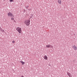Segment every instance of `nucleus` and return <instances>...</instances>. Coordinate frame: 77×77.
Wrapping results in <instances>:
<instances>
[{
  "mask_svg": "<svg viewBox=\"0 0 77 77\" xmlns=\"http://www.w3.org/2000/svg\"><path fill=\"white\" fill-rule=\"evenodd\" d=\"M30 20L29 19L28 20H25L24 22V23L26 25V26H29L30 24Z\"/></svg>",
  "mask_w": 77,
  "mask_h": 77,
  "instance_id": "obj_1",
  "label": "nucleus"
},
{
  "mask_svg": "<svg viewBox=\"0 0 77 77\" xmlns=\"http://www.w3.org/2000/svg\"><path fill=\"white\" fill-rule=\"evenodd\" d=\"M16 30L19 33H21V28L19 27H17Z\"/></svg>",
  "mask_w": 77,
  "mask_h": 77,
  "instance_id": "obj_2",
  "label": "nucleus"
},
{
  "mask_svg": "<svg viewBox=\"0 0 77 77\" xmlns=\"http://www.w3.org/2000/svg\"><path fill=\"white\" fill-rule=\"evenodd\" d=\"M8 17H14V16L13 15V14L11 13H9L8 14Z\"/></svg>",
  "mask_w": 77,
  "mask_h": 77,
  "instance_id": "obj_3",
  "label": "nucleus"
},
{
  "mask_svg": "<svg viewBox=\"0 0 77 77\" xmlns=\"http://www.w3.org/2000/svg\"><path fill=\"white\" fill-rule=\"evenodd\" d=\"M46 48H53V47L51 45H46Z\"/></svg>",
  "mask_w": 77,
  "mask_h": 77,
  "instance_id": "obj_4",
  "label": "nucleus"
},
{
  "mask_svg": "<svg viewBox=\"0 0 77 77\" xmlns=\"http://www.w3.org/2000/svg\"><path fill=\"white\" fill-rule=\"evenodd\" d=\"M72 48L74 49V50H77V47L75 45H74L73 46H72Z\"/></svg>",
  "mask_w": 77,
  "mask_h": 77,
  "instance_id": "obj_5",
  "label": "nucleus"
},
{
  "mask_svg": "<svg viewBox=\"0 0 77 77\" xmlns=\"http://www.w3.org/2000/svg\"><path fill=\"white\" fill-rule=\"evenodd\" d=\"M47 59H48V57L46 55H45L44 56V59H45V60H47Z\"/></svg>",
  "mask_w": 77,
  "mask_h": 77,
  "instance_id": "obj_6",
  "label": "nucleus"
},
{
  "mask_svg": "<svg viewBox=\"0 0 77 77\" xmlns=\"http://www.w3.org/2000/svg\"><path fill=\"white\" fill-rule=\"evenodd\" d=\"M67 74L69 77H72V75H71L70 74V73H69L67 72Z\"/></svg>",
  "mask_w": 77,
  "mask_h": 77,
  "instance_id": "obj_7",
  "label": "nucleus"
},
{
  "mask_svg": "<svg viewBox=\"0 0 77 77\" xmlns=\"http://www.w3.org/2000/svg\"><path fill=\"white\" fill-rule=\"evenodd\" d=\"M58 3H59V4H61V3H62V2L60 0H58Z\"/></svg>",
  "mask_w": 77,
  "mask_h": 77,
  "instance_id": "obj_8",
  "label": "nucleus"
},
{
  "mask_svg": "<svg viewBox=\"0 0 77 77\" xmlns=\"http://www.w3.org/2000/svg\"><path fill=\"white\" fill-rule=\"evenodd\" d=\"M20 62L21 63H22V65H24V63H24V62H23V61H20Z\"/></svg>",
  "mask_w": 77,
  "mask_h": 77,
  "instance_id": "obj_9",
  "label": "nucleus"
},
{
  "mask_svg": "<svg viewBox=\"0 0 77 77\" xmlns=\"http://www.w3.org/2000/svg\"><path fill=\"white\" fill-rule=\"evenodd\" d=\"M11 20H14V17H11Z\"/></svg>",
  "mask_w": 77,
  "mask_h": 77,
  "instance_id": "obj_10",
  "label": "nucleus"
},
{
  "mask_svg": "<svg viewBox=\"0 0 77 77\" xmlns=\"http://www.w3.org/2000/svg\"><path fill=\"white\" fill-rule=\"evenodd\" d=\"M32 17H33V16H32V15H31V16H30L29 19H30V18H32Z\"/></svg>",
  "mask_w": 77,
  "mask_h": 77,
  "instance_id": "obj_11",
  "label": "nucleus"
},
{
  "mask_svg": "<svg viewBox=\"0 0 77 77\" xmlns=\"http://www.w3.org/2000/svg\"><path fill=\"white\" fill-rule=\"evenodd\" d=\"M13 0H10V2H13Z\"/></svg>",
  "mask_w": 77,
  "mask_h": 77,
  "instance_id": "obj_12",
  "label": "nucleus"
},
{
  "mask_svg": "<svg viewBox=\"0 0 77 77\" xmlns=\"http://www.w3.org/2000/svg\"><path fill=\"white\" fill-rule=\"evenodd\" d=\"M28 7H29V6H26V9H27V8Z\"/></svg>",
  "mask_w": 77,
  "mask_h": 77,
  "instance_id": "obj_13",
  "label": "nucleus"
},
{
  "mask_svg": "<svg viewBox=\"0 0 77 77\" xmlns=\"http://www.w3.org/2000/svg\"><path fill=\"white\" fill-rule=\"evenodd\" d=\"M12 43H15V41H12Z\"/></svg>",
  "mask_w": 77,
  "mask_h": 77,
  "instance_id": "obj_14",
  "label": "nucleus"
},
{
  "mask_svg": "<svg viewBox=\"0 0 77 77\" xmlns=\"http://www.w3.org/2000/svg\"><path fill=\"white\" fill-rule=\"evenodd\" d=\"M14 23H16V21L15 20H14Z\"/></svg>",
  "mask_w": 77,
  "mask_h": 77,
  "instance_id": "obj_15",
  "label": "nucleus"
}]
</instances>
